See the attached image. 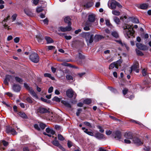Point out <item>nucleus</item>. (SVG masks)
Listing matches in <instances>:
<instances>
[{
    "label": "nucleus",
    "mask_w": 151,
    "mask_h": 151,
    "mask_svg": "<svg viewBox=\"0 0 151 151\" xmlns=\"http://www.w3.org/2000/svg\"><path fill=\"white\" fill-rule=\"evenodd\" d=\"M64 20L65 23H68V25H71V24L70 22V19L69 17H65Z\"/></svg>",
    "instance_id": "393cba45"
},
{
    "label": "nucleus",
    "mask_w": 151,
    "mask_h": 151,
    "mask_svg": "<svg viewBox=\"0 0 151 151\" xmlns=\"http://www.w3.org/2000/svg\"><path fill=\"white\" fill-rule=\"evenodd\" d=\"M15 79L16 81L17 82H18L19 83H21L22 82V79L18 77H15Z\"/></svg>",
    "instance_id": "ea45409f"
},
{
    "label": "nucleus",
    "mask_w": 151,
    "mask_h": 151,
    "mask_svg": "<svg viewBox=\"0 0 151 151\" xmlns=\"http://www.w3.org/2000/svg\"><path fill=\"white\" fill-rule=\"evenodd\" d=\"M45 39L47 43H50L53 42V40L50 37H45Z\"/></svg>",
    "instance_id": "a878e982"
},
{
    "label": "nucleus",
    "mask_w": 151,
    "mask_h": 151,
    "mask_svg": "<svg viewBox=\"0 0 151 151\" xmlns=\"http://www.w3.org/2000/svg\"><path fill=\"white\" fill-rule=\"evenodd\" d=\"M52 100L53 101L57 102H60V101L61 99L57 96H55L53 98Z\"/></svg>",
    "instance_id": "e433bc0d"
},
{
    "label": "nucleus",
    "mask_w": 151,
    "mask_h": 151,
    "mask_svg": "<svg viewBox=\"0 0 151 151\" xmlns=\"http://www.w3.org/2000/svg\"><path fill=\"white\" fill-rule=\"evenodd\" d=\"M134 31L132 28H131L127 30H124V32L125 37L127 39L129 38L131 36L133 35Z\"/></svg>",
    "instance_id": "20e7f679"
},
{
    "label": "nucleus",
    "mask_w": 151,
    "mask_h": 151,
    "mask_svg": "<svg viewBox=\"0 0 151 151\" xmlns=\"http://www.w3.org/2000/svg\"><path fill=\"white\" fill-rule=\"evenodd\" d=\"M114 19L115 22L117 24H118L120 22L119 19L117 17H114Z\"/></svg>",
    "instance_id": "37998d69"
},
{
    "label": "nucleus",
    "mask_w": 151,
    "mask_h": 151,
    "mask_svg": "<svg viewBox=\"0 0 151 151\" xmlns=\"http://www.w3.org/2000/svg\"><path fill=\"white\" fill-rule=\"evenodd\" d=\"M116 2L117 1H113L111 3L110 6L111 9H114L116 8Z\"/></svg>",
    "instance_id": "412c9836"
},
{
    "label": "nucleus",
    "mask_w": 151,
    "mask_h": 151,
    "mask_svg": "<svg viewBox=\"0 0 151 151\" xmlns=\"http://www.w3.org/2000/svg\"><path fill=\"white\" fill-rule=\"evenodd\" d=\"M128 91V89L127 88H124L122 91V93L124 95H125Z\"/></svg>",
    "instance_id": "a18cd8bd"
},
{
    "label": "nucleus",
    "mask_w": 151,
    "mask_h": 151,
    "mask_svg": "<svg viewBox=\"0 0 151 151\" xmlns=\"http://www.w3.org/2000/svg\"><path fill=\"white\" fill-rule=\"evenodd\" d=\"M19 41V38L18 37H16L14 39V41L15 43H18Z\"/></svg>",
    "instance_id": "680f3d73"
},
{
    "label": "nucleus",
    "mask_w": 151,
    "mask_h": 151,
    "mask_svg": "<svg viewBox=\"0 0 151 151\" xmlns=\"http://www.w3.org/2000/svg\"><path fill=\"white\" fill-rule=\"evenodd\" d=\"M110 90L112 92H114V93H116L117 92V90L114 88H113L112 87H110Z\"/></svg>",
    "instance_id": "052dcab7"
},
{
    "label": "nucleus",
    "mask_w": 151,
    "mask_h": 151,
    "mask_svg": "<svg viewBox=\"0 0 151 151\" xmlns=\"http://www.w3.org/2000/svg\"><path fill=\"white\" fill-rule=\"evenodd\" d=\"M95 15L93 14H90L88 17V21L91 22L95 21Z\"/></svg>",
    "instance_id": "2eb2a0df"
},
{
    "label": "nucleus",
    "mask_w": 151,
    "mask_h": 151,
    "mask_svg": "<svg viewBox=\"0 0 151 151\" xmlns=\"http://www.w3.org/2000/svg\"><path fill=\"white\" fill-rule=\"evenodd\" d=\"M94 137L99 139H101L103 138L104 135L98 132L95 134Z\"/></svg>",
    "instance_id": "aec40b11"
},
{
    "label": "nucleus",
    "mask_w": 151,
    "mask_h": 151,
    "mask_svg": "<svg viewBox=\"0 0 151 151\" xmlns=\"http://www.w3.org/2000/svg\"><path fill=\"white\" fill-rule=\"evenodd\" d=\"M136 53L139 56H142L143 55V54L141 51L138 50L136 49Z\"/></svg>",
    "instance_id": "a19ab883"
},
{
    "label": "nucleus",
    "mask_w": 151,
    "mask_h": 151,
    "mask_svg": "<svg viewBox=\"0 0 151 151\" xmlns=\"http://www.w3.org/2000/svg\"><path fill=\"white\" fill-rule=\"evenodd\" d=\"M23 151H29V149L27 147H24L23 148Z\"/></svg>",
    "instance_id": "338daca9"
},
{
    "label": "nucleus",
    "mask_w": 151,
    "mask_h": 151,
    "mask_svg": "<svg viewBox=\"0 0 151 151\" xmlns=\"http://www.w3.org/2000/svg\"><path fill=\"white\" fill-rule=\"evenodd\" d=\"M136 45L138 49L141 50H145L146 49V46L142 44L137 43L136 44Z\"/></svg>",
    "instance_id": "4468645a"
},
{
    "label": "nucleus",
    "mask_w": 151,
    "mask_h": 151,
    "mask_svg": "<svg viewBox=\"0 0 151 151\" xmlns=\"http://www.w3.org/2000/svg\"><path fill=\"white\" fill-rule=\"evenodd\" d=\"M139 67L138 62L135 61H134L133 65L131 67V71L135 70Z\"/></svg>",
    "instance_id": "f8f14e48"
},
{
    "label": "nucleus",
    "mask_w": 151,
    "mask_h": 151,
    "mask_svg": "<svg viewBox=\"0 0 151 151\" xmlns=\"http://www.w3.org/2000/svg\"><path fill=\"white\" fill-rule=\"evenodd\" d=\"M39 126L40 128L42 129H44L46 127V125L43 123H40L39 124Z\"/></svg>",
    "instance_id": "09e8293b"
},
{
    "label": "nucleus",
    "mask_w": 151,
    "mask_h": 151,
    "mask_svg": "<svg viewBox=\"0 0 151 151\" xmlns=\"http://www.w3.org/2000/svg\"><path fill=\"white\" fill-rule=\"evenodd\" d=\"M111 34L115 38H117L119 37L118 34L116 31L113 32Z\"/></svg>",
    "instance_id": "c756f323"
},
{
    "label": "nucleus",
    "mask_w": 151,
    "mask_h": 151,
    "mask_svg": "<svg viewBox=\"0 0 151 151\" xmlns=\"http://www.w3.org/2000/svg\"><path fill=\"white\" fill-rule=\"evenodd\" d=\"M44 76L45 77H47L49 78H50L52 80H54L55 79V78L51 76V75L50 73H45L44 74Z\"/></svg>",
    "instance_id": "c85d7f7f"
},
{
    "label": "nucleus",
    "mask_w": 151,
    "mask_h": 151,
    "mask_svg": "<svg viewBox=\"0 0 151 151\" xmlns=\"http://www.w3.org/2000/svg\"><path fill=\"white\" fill-rule=\"evenodd\" d=\"M19 115L23 118H27V115L24 113L19 112Z\"/></svg>",
    "instance_id": "2f4dec72"
},
{
    "label": "nucleus",
    "mask_w": 151,
    "mask_h": 151,
    "mask_svg": "<svg viewBox=\"0 0 151 151\" xmlns=\"http://www.w3.org/2000/svg\"><path fill=\"white\" fill-rule=\"evenodd\" d=\"M109 117L110 118L114 121H120L119 119L116 118L114 116H109Z\"/></svg>",
    "instance_id": "3c124183"
},
{
    "label": "nucleus",
    "mask_w": 151,
    "mask_h": 151,
    "mask_svg": "<svg viewBox=\"0 0 151 151\" xmlns=\"http://www.w3.org/2000/svg\"><path fill=\"white\" fill-rule=\"evenodd\" d=\"M132 141L133 142L136 144L137 145H140L143 144V142L141 141L140 139L135 138L133 139Z\"/></svg>",
    "instance_id": "1a4fd4ad"
},
{
    "label": "nucleus",
    "mask_w": 151,
    "mask_h": 151,
    "mask_svg": "<svg viewBox=\"0 0 151 151\" xmlns=\"http://www.w3.org/2000/svg\"><path fill=\"white\" fill-rule=\"evenodd\" d=\"M68 147L69 148H70L72 145V142L68 140Z\"/></svg>",
    "instance_id": "603ef678"
},
{
    "label": "nucleus",
    "mask_w": 151,
    "mask_h": 151,
    "mask_svg": "<svg viewBox=\"0 0 151 151\" xmlns=\"http://www.w3.org/2000/svg\"><path fill=\"white\" fill-rule=\"evenodd\" d=\"M148 7V5L146 4H140L139 8L142 9H146Z\"/></svg>",
    "instance_id": "5701e85b"
},
{
    "label": "nucleus",
    "mask_w": 151,
    "mask_h": 151,
    "mask_svg": "<svg viewBox=\"0 0 151 151\" xmlns=\"http://www.w3.org/2000/svg\"><path fill=\"white\" fill-rule=\"evenodd\" d=\"M6 132L7 133L10 132L13 135H15L17 133L15 129L11 127H8L6 128Z\"/></svg>",
    "instance_id": "423d86ee"
},
{
    "label": "nucleus",
    "mask_w": 151,
    "mask_h": 151,
    "mask_svg": "<svg viewBox=\"0 0 151 151\" xmlns=\"http://www.w3.org/2000/svg\"><path fill=\"white\" fill-rule=\"evenodd\" d=\"M52 143L55 146L58 147L63 151H65V149L60 145L58 140H57V137L55 138V140L52 142Z\"/></svg>",
    "instance_id": "39448f33"
},
{
    "label": "nucleus",
    "mask_w": 151,
    "mask_h": 151,
    "mask_svg": "<svg viewBox=\"0 0 151 151\" xmlns=\"http://www.w3.org/2000/svg\"><path fill=\"white\" fill-rule=\"evenodd\" d=\"M67 79L69 80H73V77L69 75H67L66 76Z\"/></svg>",
    "instance_id": "de8ad7c7"
},
{
    "label": "nucleus",
    "mask_w": 151,
    "mask_h": 151,
    "mask_svg": "<svg viewBox=\"0 0 151 151\" xmlns=\"http://www.w3.org/2000/svg\"><path fill=\"white\" fill-rule=\"evenodd\" d=\"M124 142L126 144H130L131 143V141L128 139H125L124 140Z\"/></svg>",
    "instance_id": "69168bd1"
},
{
    "label": "nucleus",
    "mask_w": 151,
    "mask_h": 151,
    "mask_svg": "<svg viewBox=\"0 0 151 151\" xmlns=\"http://www.w3.org/2000/svg\"><path fill=\"white\" fill-rule=\"evenodd\" d=\"M37 112L41 114H44L48 112V110L45 108L42 107H40L37 109Z\"/></svg>",
    "instance_id": "9b49d317"
},
{
    "label": "nucleus",
    "mask_w": 151,
    "mask_h": 151,
    "mask_svg": "<svg viewBox=\"0 0 151 151\" xmlns=\"http://www.w3.org/2000/svg\"><path fill=\"white\" fill-rule=\"evenodd\" d=\"M91 99H87L84 100L83 103L85 104H89L91 103Z\"/></svg>",
    "instance_id": "cd10ccee"
},
{
    "label": "nucleus",
    "mask_w": 151,
    "mask_h": 151,
    "mask_svg": "<svg viewBox=\"0 0 151 151\" xmlns=\"http://www.w3.org/2000/svg\"><path fill=\"white\" fill-rule=\"evenodd\" d=\"M119 65V62L118 61L116 62H114L111 63L109 65V69H112L114 67L116 68H118Z\"/></svg>",
    "instance_id": "ddd939ff"
},
{
    "label": "nucleus",
    "mask_w": 151,
    "mask_h": 151,
    "mask_svg": "<svg viewBox=\"0 0 151 151\" xmlns=\"http://www.w3.org/2000/svg\"><path fill=\"white\" fill-rule=\"evenodd\" d=\"M99 151H107L103 147H101L99 149Z\"/></svg>",
    "instance_id": "774afa93"
},
{
    "label": "nucleus",
    "mask_w": 151,
    "mask_h": 151,
    "mask_svg": "<svg viewBox=\"0 0 151 151\" xmlns=\"http://www.w3.org/2000/svg\"><path fill=\"white\" fill-rule=\"evenodd\" d=\"M93 5V4L91 2H89L84 5V6L86 8H89Z\"/></svg>",
    "instance_id": "4be33fe9"
},
{
    "label": "nucleus",
    "mask_w": 151,
    "mask_h": 151,
    "mask_svg": "<svg viewBox=\"0 0 151 151\" xmlns=\"http://www.w3.org/2000/svg\"><path fill=\"white\" fill-rule=\"evenodd\" d=\"M112 12L113 14L116 16H119L120 14V12L116 10H113Z\"/></svg>",
    "instance_id": "7c9ffc66"
},
{
    "label": "nucleus",
    "mask_w": 151,
    "mask_h": 151,
    "mask_svg": "<svg viewBox=\"0 0 151 151\" xmlns=\"http://www.w3.org/2000/svg\"><path fill=\"white\" fill-rule=\"evenodd\" d=\"M30 60L33 62L35 63H38L39 61V58L37 53H33L29 57Z\"/></svg>",
    "instance_id": "f03ea898"
},
{
    "label": "nucleus",
    "mask_w": 151,
    "mask_h": 151,
    "mask_svg": "<svg viewBox=\"0 0 151 151\" xmlns=\"http://www.w3.org/2000/svg\"><path fill=\"white\" fill-rule=\"evenodd\" d=\"M142 74L143 76H145L147 74V72L145 69H143L142 70Z\"/></svg>",
    "instance_id": "5fc2aeb1"
},
{
    "label": "nucleus",
    "mask_w": 151,
    "mask_h": 151,
    "mask_svg": "<svg viewBox=\"0 0 151 151\" xmlns=\"http://www.w3.org/2000/svg\"><path fill=\"white\" fill-rule=\"evenodd\" d=\"M95 37L98 40H101L102 39H103L104 37L100 35H96L95 36Z\"/></svg>",
    "instance_id": "c9c22d12"
},
{
    "label": "nucleus",
    "mask_w": 151,
    "mask_h": 151,
    "mask_svg": "<svg viewBox=\"0 0 151 151\" xmlns=\"http://www.w3.org/2000/svg\"><path fill=\"white\" fill-rule=\"evenodd\" d=\"M12 89L14 91L18 92L20 91L21 88L19 85L17 84H14L12 86Z\"/></svg>",
    "instance_id": "dca6fc26"
},
{
    "label": "nucleus",
    "mask_w": 151,
    "mask_h": 151,
    "mask_svg": "<svg viewBox=\"0 0 151 151\" xmlns=\"http://www.w3.org/2000/svg\"><path fill=\"white\" fill-rule=\"evenodd\" d=\"M25 13L27 15L30 16L33 15V14L31 11L28 9H26L24 10Z\"/></svg>",
    "instance_id": "bb28decb"
},
{
    "label": "nucleus",
    "mask_w": 151,
    "mask_h": 151,
    "mask_svg": "<svg viewBox=\"0 0 151 151\" xmlns=\"http://www.w3.org/2000/svg\"><path fill=\"white\" fill-rule=\"evenodd\" d=\"M53 87L52 86L50 87L48 90V92L50 93H52L53 91Z\"/></svg>",
    "instance_id": "4d7b16f0"
},
{
    "label": "nucleus",
    "mask_w": 151,
    "mask_h": 151,
    "mask_svg": "<svg viewBox=\"0 0 151 151\" xmlns=\"http://www.w3.org/2000/svg\"><path fill=\"white\" fill-rule=\"evenodd\" d=\"M1 144H3L4 146H6L8 145V143L4 140H2L1 141Z\"/></svg>",
    "instance_id": "c03bdc74"
},
{
    "label": "nucleus",
    "mask_w": 151,
    "mask_h": 151,
    "mask_svg": "<svg viewBox=\"0 0 151 151\" xmlns=\"http://www.w3.org/2000/svg\"><path fill=\"white\" fill-rule=\"evenodd\" d=\"M131 20L132 22L135 23H139V21L138 19L135 17L132 18Z\"/></svg>",
    "instance_id": "72a5a7b5"
},
{
    "label": "nucleus",
    "mask_w": 151,
    "mask_h": 151,
    "mask_svg": "<svg viewBox=\"0 0 151 151\" xmlns=\"http://www.w3.org/2000/svg\"><path fill=\"white\" fill-rule=\"evenodd\" d=\"M59 29L62 32H65L67 31H69L71 30L72 28L71 25H68L66 27H60L59 28Z\"/></svg>",
    "instance_id": "0eeeda50"
},
{
    "label": "nucleus",
    "mask_w": 151,
    "mask_h": 151,
    "mask_svg": "<svg viewBox=\"0 0 151 151\" xmlns=\"http://www.w3.org/2000/svg\"><path fill=\"white\" fill-rule=\"evenodd\" d=\"M26 100L29 103L31 104L33 102L32 99L30 97H28L27 98Z\"/></svg>",
    "instance_id": "79ce46f5"
},
{
    "label": "nucleus",
    "mask_w": 151,
    "mask_h": 151,
    "mask_svg": "<svg viewBox=\"0 0 151 151\" xmlns=\"http://www.w3.org/2000/svg\"><path fill=\"white\" fill-rule=\"evenodd\" d=\"M81 36L85 38L86 42L90 43H92L93 41V35L89 32H83L80 35Z\"/></svg>",
    "instance_id": "f257e3e1"
},
{
    "label": "nucleus",
    "mask_w": 151,
    "mask_h": 151,
    "mask_svg": "<svg viewBox=\"0 0 151 151\" xmlns=\"http://www.w3.org/2000/svg\"><path fill=\"white\" fill-rule=\"evenodd\" d=\"M64 37L67 40H69L71 39L72 38V37L70 36H66L65 35L64 36Z\"/></svg>",
    "instance_id": "e2e57ef3"
},
{
    "label": "nucleus",
    "mask_w": 151,
    "mask_h": 151,
    "mask_svg": "<svg viewBox=\"0 0 151 151\" xmlns=\"http://www.w3.org/2000/svg\"><path fill=\"white\" fill-rule=\"evenodd\" d=\"M62 102L66 106L68 107V108H71V106L70 105V104H69L68 102L65 101H62Z\"/></svg>",
    "instance_id": "f704fd0d"
},
{
    "label": "nucleus",
    "mask_w": 151,
    "mask_h": 151,
    "mask_svg": "<svg viewBox=\"0 0 151 151\" xmlns=\"http://www.w3.org/2000/svg\"><path fill=\"white\" fill-rule=\"evenodd\" d=\"M36 38H37L39 43L41 44L43 43L42 40L43 38V37H42L40 35H37L36 36Z\"/></svg>",
    "instance_id": "b1692460"
},
{
    "label": "nucleus",
    "mask_w": 151,
    "mask_h": 151,
    "mask_svg": "<svg viewBox=\"0 0 151 151\" xmlns=\"http://www.w3.org/2000/svg\"><path fill=\"white\" fill-rule=\"evenodd\" d=\"M97 127L99 129V132L101 133H103L104 131V130L102 129V127L99 125L97 126Z\"/></svg>",
    "instance_id": "8fccbe9b"
},
{
    "label": "nucleus",
    "mask_w": 151,
    "mask_h": 151,
    "mask_svg": "<svg viewBox=\"0 0 151 151\" xmlns=\"http://www.w3.org/2000/svg\"><path fill=\"white\" fill-rule=\"evenodd\" d=\"M124 136L126 138L129 139H132L133 137V133L130 132H127L125 133Z\"/></svg>",
    "instance_id": "6e6552de"
},
{
    "label": "nucleus",
    "mask_w": 151,
    "mask_h": 151,
    "mask_svg": "<svg viewBox=\"0 0 151 151\" xmlns=\"http://www.w3.org/2000/svg\"><path fill=\"white\" fill-rule=\"evenodd\" d=\"M58 139L61 141H63L65 139L64 137L61 134H58Z\"/></svg>",
    "instance_id": "4c0bfd02"
},
{
    "label": "nucleus",
    "mask_w": 151,
    "mask_h": 151,
    "mask_svg": "<svg viewBox=\"0 0 151 151\" xmlns=\"http://www.w3.org/2000/svg\"><path fill=\"white\" fill-rule=\"evenodd\" d=\"M34 127L38 131L40 130V128L39 127L38 125L37 124H35L34 125Z\"/></svg>",
    "instance_id": "bf43d9fd"
},
{
    "label": "nucleus",
    "mask_w": 151,
    "mask_h": 151,
    "mask_svg": "<svg viewBox=\"0 0 151 151\" xmlns=\"http://www.w3.org/2000/svg\"><path fill=\"white\" fill-rule=\"evenodd\" d=\"M43 9L42 7H39L37 8L36 9V12L37 13H40L43 11Z\"/></svg>",
    "instance_id": "58836bf2"
},
{
    "label": "nucleus",
    "mask_w": 151,
    "mask_h": 151,
    "mask_svg": "<svg viewBox=\"0 0 151 151\" xmlns=\"http://www.w3.org/2000/svg\"><path fill=\"white\" fill-rule=\"evenodd\" d=\"M74 93V92L71 89H69L68 90L66 91L67 96L70 98L73 97Z\"/></svg>",
    "instance_id": "9d476101"
},
{
    "label": "nucleus",
    "mask_w": 151,
    "mask_h": 151,
    "mask_svg": "<svg viewBox=\"0 0 151 151\" xmlns=\"http://www.w3.org/2000/svg\"><path fill=\"white\" fill-rule=\"evenodd\" d=\"M17 16V14H14L12 16V18L13 21H14L16 19Z\"/></svg>",
    "instance_id": "0e129e2a"
},
{
    "label": "nucleus",
    "mask_w": 151,
    "mask_h": 151,
    "mask_svg": "<svg viewBox=\"0 0 151 151\" xmlns=\"http://www.w3.org/2000/svg\"><path fill=\"white\" fill-rule=\"evenodd\" d=\"M116 42L122 46H124V43H122L121 40H116Z\"/></svg>",
    "instance_id": "6e6d98bb"
},
{
    "label": "nucleus",
    "mask_w": 151,
    "mask_h": 151,
    "mask_svg": "<svg viewBox=\"0 0 151 151\" xmlns=\"http://www.w3.org/2000/svg\"><path fill=\"white\" fill-rule=\"evenodd\" d=\"M46 131L48 133H50L53 135L55 133V131L51 128L47 127L46 129Z\"/></svg>",
    "instance_id": "a211bd4d"
},
{
    "label": "nucleus",
    "mask_w": 151,
    "mask_h": 151,
    "mask_svg": "<svg viewBox=\"0 0 151 151\" xmlns=\"http://www.w3.org/2000/svg\"><path fill=\"white\" fill-rule=\"evenodd\" d=\"M61 65H63L66 66H68L70 67H72V65L70 64L67 63H62Z\"/></svg>",
    "instance_id": "49530a36"
},
{
    "label": "nucleus",
    "mask_w": 151,
    "mask_h": 151,
    "mask_svg": "<svg viewBox=\"0 0 151 151\" xmlns=\"http://www.w3.org/2000/svg\"><path fill=\"white\" fill-rule=\"evenodd\" d=\"M11 78V76L9 75H6L4 81V84L6 85H8V82L9 81Z\"/></svg>",
    "instance_id": "f3484780"
},
{
    "label": "nucleus",
    "mask_w": 151,
    "mask_h": 151,
    "mask_svg": "<svg viewBox=\"0 0 151 151\" xmlns=\"http://www.w3.org/2000/svg\"><path fill=\"white\" fill-rule=\"evenodd\" d=\"M84 124L90 127H92L91 125L89 122H84Z\"/></svg>",
    "instance_id": "864d4df0"
},
{
    "label": "nucleus",
    "mask_w": 151,
    "mask_h": 151,
    "mask_svg": "<svg viewBox=\"0 0 151 151\" xmlns=\"http://www.w3.org/2000/svg\"><path fill=\"white\" fill-rule=\"evenodd\" d=\"M123 29L125 30H127V29H128L132 28L130 26H129L127 24H124L123 26Z\"/></svg>",
    "instance_id": "473e14b6"
},
{
    "label": "nucleus",
    "mask_w": 151,
    "mask_h": 151,
    "mask_svg": "<svg viewBox=\"0 0 151 151\" xmlns=\"http://www.w3.org/2000/svg\"><path fill=\"white\" fill-rule=\"evenodd\" d=\"M24 86L25 88L28 90L29 92L31 95L33 97L35 98L36 99H37L38 97L36 93L33 90L32 88L29 87V86L26 83H24Z\"/></svg>",
    "instance_id": "7ed1b4c3"
},
{
    "label": "nucleus",
    "mask_w": 151,
    "mask_h": 151,
    "mask_svg": "<svg viewBox=\"0 0 151 151\" xmlns=\"http://www.w3.org/2000/svg\"><path fill=\"white\" fill-rule=\"evenodd\" d=\"M115 138H117L119 139H120L121 137V132L119 131H116L115 132Z\"/></svg>",
    "instance_id": "6ab92c4d"
},
{
    "label": "nucleus",
    "mask_w": 151,
    "mask_h": 151,
    "mask_svg": "<svg viewBox=\"0 0 151 151\" xmlns=\"http://www.w3.org/2000/svg\"><path fill=\"white\" fill-rule=\"evenodd\" d=\"M10 17V16L8 15L7 17L5 18L2 22V24H4V22H6L7 20L9 19Z\"/></svg>",
    "instance_id": "13d9d810"
}]
</instances>
